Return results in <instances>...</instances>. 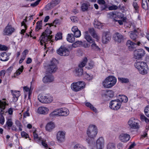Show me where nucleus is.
I'll return each instance as SVG.
<instances>
[{
	"label": "nucleus",
	"instance_id": "nucleus-1",
	"mask_svg": "<svg viewBox=\"0 0 149 149\" xmlns=\"http://www.w3.org/2000/svg\"><path fill=\"white\" fill-rule=\"evenodd\" d=\"M116 78L113 76H109L107 77L102 82V85L106 88H111L116 84Z\"/></svg>",
	"mask_w": 149,
	"mask_h": 149
},
{
	"label": "nucleus",
	"instance_id": "nucleus-2",
	"mask_svg": "<svg viewBox=\"0 0 149 149\" xmlns=\"http://www.w3.org/2000/svg\"><path fill=\"white\" fill-rule=\"evenodd\" d=\"M134 66L137 69L140 73L142 74H145L147 73V65L146 63L143 61L135 63Z\"/></svg>",
	"mask_w": 149,
	"mask_h": 149
},
{
	"label": "nucleus",
	"instance_id": "nucleus-3",
	"mask_svg": "<svg viewBox=\"0 0 149 149\" xmlns=\"http://www.w3.org/2000/svg\"><path fill=\"white\" fill-rule=\"evenodd\" d=\"M57 61L55 58H53L51 61L50 63L47 66L46 72L49 73L55 72L58 69L56 65Z\"/></svg>",
	"mask_w": 149,
	"mask_h": 149
},
{
	"label": "nucleus",
	"instance_id": "nucleus-4",
	"mask_svg": "<svg viewBox=\"0 0 149 149\" xmlns=\"http://www.w3.org/2000/svg\"><path fill=\"white\" fill-rule=\"evenodd\" d=\"M87 134L88 137L91 138H94L97 133V129L95 125H91L87 130Z\"/></svg>",
	"mask_w": 149,
	"mask_h": 149
},
{
	"label": "nucleus",
	"instance_id": "nucleus-5",
	"mask_svg": "<svg viewBox=\"0 0 149 149\" xmlns=\"http://www.w3.org/2000/svg\"><path fill=\"white\" fill-rule=\"evenodd\" d=\"M84 38L88 42L92 43L91 47L92 49L96 51H100V49L98 46L95 43L94 40L89 35L88 31H87L85 32Z\"/></svg>",
	"mask_w": 149,
	"mask_h": 149
},
{
	"label": "nucleus",
	"instance_id": "nucleus-6",
	"mask_svg": "<svg viewBox=\"0 0 149 149\" xmlns=\"http://www.w3.org/2000/svg\"><path fill=\"white\" fill-rule=\"evenodd\" d=\"M85 86V84L84 82L80 81L72 83L71 87L73 91L75 92H77L84 88Z\"/></svg>",
	"mask_w": 149,
	"mask_h": 149
},
{
	"label": "nucleus",
	"instance_id": "nucleus-7",
	"mask_svg": "<svg viewBox=\"0 0 149 149\" xmlns=\"http://www.w3.org/2000/svg\"><path fill=\"white\" fill-rule=\"evenodd\" d=\"M39 101L43 103H49L52 101V97L48 94H40L38 96Z\"/></svg>",
	"mask_w": 149,
	"mask_h": 149
},
{
	"label": "nucleus",
	"instance_id": "nucleus-8",
	"mask_svg": "<svg viewBox=\"0 0 149 149\" xmlns=\"http://www.w3.org/2000/svg\"><path fill=\"white\" fill-rule=\"evenodd\" d=\"M121 104L120 100L118 99L112 100L110 102L109 107L113 110L117 111L120 108Z\"/></svg>",
	"mask_w": 149,
	"mask_h": 149
},
{
	"label": "nucleus",
	"instance_id": "nucleus-9",
	"mask_svg": "<svg viewBox=\"0 0 149 149\" xmlns=\"http://www.w3.org/2000/svg\"><path fill=\"white\" fill-rule=\"evenodd\" d=\"M33 135L34 139L37 142L39 143L41 142L42 146L45 148L47 149L48 148L46 140L42 139L40 137H38L36 131L33 132Z\"/></svg>",
	"mask_w": 149,
	"mask_h": 149
},
{
	"label": "nucleus",
	"instance_id": "nucleus-10",
	"mask_svg": "<svg viewBox=\"0 0 149 149\" xmlns=\"http://www.w3.org/2000/svg\"><path fill=\"white\" fill-rule=\"evenodd\" d=\"M87 58H85L83 61L79 64L78 68L76 70V73L78 75L80 76L83 74V70L82 68L85 66L87 62Z\"/></svg>",
	"mask_w": 149,
	"mask_h": 149
},
{
	"label": "nucleus",
	"instance_id": "nucleus-11",
	"mask_svg": "<svg viewBox=\"0 0 149 149\" xmlns=\"http://www.w3.org/2000/svg\"><path fill=\"white\" fill-rule=\"evenodd\" d=\"M134 57L136 59L141 58L145 54L144 51L141 49H136L134 52Z\"/></svg>",
	"mask_w": 149,
	"mask_h": 149
},
{
	"label": "nucleus",
	"instance_id": "nucleus-12",
	"mask_svg": "<svg viewBox=\"0 0 149 149\" xmlns=\"http://www.w3.org/2000/svg\"><path fill=\"white\" fill-rule=\"evenodd\" d=\"M57 53L61 56H67L69 54L70 51L67 48L64 47H61L58 49Z\"/></svg>",
	"mask_w": 149,
	"mask_h": 149
},
{
	"label": "nucleus",
	"instance_id": "nucleus-13",
	"mask_svg": "<svg viewBox=\"0 0 149 149\" xmlns=\"http://www.w3.org/2000/svg\"><path fill=\"white\" fill-rule=\"evenodd\" d=\"M128 124L131 128L138 129L139 128L138 120L135 119L133 118L130 119L128 122Z\"/></svg>",
	"mask_w": 149,
	"mask_h": 149
},
{
	"label": "nucleus",
	"instance_id": "nucleus-14",
	"mask_svg": "<svg viewBox=\"0 0 149 149\" xmlns=\"http://www.w3.org/2000/svg\"><path fill=\"white\" fill-rule=\"evenodd\" d=\"M111 39V36L109 32L106 31L104 32L102 34V41L104 44H106Z\"/></svg>",
	"mask_w": 149,
	"mask_h": 149
},
{
	"label": "nucleus",
	"instance_id": "nucleus-15",
	"mask_svg": "<svg viewBox=\"0 0 149 149\" xmlns=\"http://www.w3.org/2000/svg\"><path fill=\"white\" fill-rule=\"evenodd\" d=\"M15 29L10 25L8 24L3 31V34L4 35L9 36L11 35L14 32Z\"/></svg>",
	"mask_w": 149,
	"mask_h": 149
},
{
	"label": "nucleus",
	"instance_id": "nucleus-16",
	"mask_svg": "<svg viewBox=\"0 0 149 149\" xmlns=\"http://www.w3.org/2000/svg\"><path fill=\"white\" fill-rule=\"evenodd\" d=\"M52 36H49L42 34L40 38L41 45H43L42 42L45 43V48L46 44H47L46 42H47L48 41H49L52 38Z\"/></svg>",
	"mask_w": 149,
	"mask_h": 149
},
{
	"label": "nucleus",
	"instance_id": "nucleus-17",
	"mask_svg": "<svg viewBox=\"0 0 149 149\" xmlns=\"http://www.w3.org/2000/svg\"><path fill=\"white\" fill-rule=\"evenodd\" d=\"M65 132L59 131L56 134V138L57 141L59 142H62L65 140Z\"/></svg>",
	"mask_w": 149,
	"mask_h": 149
},
{
	"label": "nucleus",
	"instance_id": "nucleus-18",
	"mask_svg": "<svg viewBox=\"0 0 149 149\" xmlns=\"http://www.w3.org/2000/svg\"><path fill=\"white\" fill-rule=\"evenodd\" d=\"M120 140L123 142H126L128 141L130 138V136L126 133H122L120 134L119 137Z\"/></svg>",
	"mask_w": 149,
	"mask_h": 149
},
{
	"label": "nucleus",
	"instance_id": "nucleus-19",
	"mask_svg": "<svg viewBox=\"0 0 149 149\" xmlns=\"http://www.w3.org/2000/svg\"><path fill=\"white\" fill-rule=\"evenodd\" d=\"M104 138L100 137L96 141V146L97 149H102L104 146Z\"/></svg>",
	"mask_w": 149,
	"mask_h": 149
},
{
	"label": "nucleus",
	"instance_id": "nucleus-20",
	"mask_svg": "<svg viewBox=\"0 0 149 149\" xmlns=\"http://www.w3.org/2000/svg\"><path fill=\"white\" fill-rule=\"evenodd\" d=\"M114 92L111 90H107L104 91L102 94V96L103 98H107L108 97H112L114 95Z\"/></svg>",
	"mask_w": 149,
	"mask_h": 149
},
{
	"label": "nucleus",
	"instance_id": "nucleus-21",
	"mask_svg": "<svg viewBox=\"0 0 149 149\" xmlns=\"http://www.w3.org/2000/svg\"><path fill=\"white\" fill-rule=\"evenodd\" d=\"M123 36L119 33H116L113 36V38L115 41L118 43L121 42L123 40Z\"/></svg>",
	"mask_w": 149,
	"mask_h": 149
},
{
	"label": "nucleus",
	"instance_id": "nucleus-22",
	"mask_svg": "<svg viewBox=\"0 0 149 149\" xmlns=\"http://www.w3.org/2000/svg\"><path fill=\"white\" fill-rule=\"evenodd\" d=\"M126 45L129 51H132L136 48V43L132 42L130 40H128L127 41Z\"/></svg>",
	"mask_w": 149,
	"mask_h": 149
},
{
	"label": "nucleus",
	"instance_id": "nucleus-23",
	"mask_svg": "<svg viewBox=\"0 0 149 149\" xmlns=\"http://www.w3.org/2000/svg\"><path fill=\"white\" fill-rule=\"evenodd\" d=\"M8 105L6 101L0 100V116L3 115L4 112V110L5 109L6 107Z\"/></svg>",
	"mask_w": 149,
	"mask_h": 149
},
{
	"label": "nucleus",
	"instance_id": "nucleus-24",
	"mask_svg": "<svg viewBox=\"0 0 149 149\" xmlns=\"http://www.w3.org/2000/svg\"><path fill=\"white\" fill-rule=\"evenodd\" d=\"M49 109L45 107H40L38 109V112L40 114H46L48 113Z\"/></svg>",
	"mask_w": 149,
	"mask_h": 149
},
{
	"label": "nucleus",
	"instance_id": "nucleus-25",
	"mask_svg": "<svg viewBox=\"0 0 149 149\" xmlns=\"http://www.w3.org/2000/svg\"><path fill=\"white\" fill-rule=\"evenodd\" d=\"M11 92L13 96V101L14 102H16L18 100V97L20 95V91L11 90Z\"/></svg>",
	"mask_w": 149,
	"mask_h": 149
},
{
	"label": "nucleus",
	"instance_id": "nucleus-26",
	"mask_svg": "<svg viewBox=\"0 0 149 149\" xmlns=\"http://www.w3.org/2000/svg\"><path fill=\"white\" fill-rule=\"evenodd\" d=\"M54 80V77L52 75L46 76L44 77L42 79L44 83L52 82Z\"/></svg>",
	"mask_w": 149,
	"mask_h": 149
},
{
	"label": "nucleus",
	"instance_id": "nucleus-27",
	"mask_svg": "<svg viewBox=\"0 0 149 149\" xmlns=\"http://www.w3.org/2000/svg\"><path fill=\"white\" fill-rule=\"evenodd\" d=\"M130 37L133 40L136 41V39L138 38V33L137 31L134 30L133 31H131L130 32Z\"/></svg>",
	"mask_w": 149,
	"mask_h": 149
},
{
	"label": "nucleus",
	"instance_id": "nucleus-28",
	"mask_svg": "<svg viewBox=\"0 0 149 149\" xmlns=\"http://www.w3.org/2000/svg\"><path fill=\"white\" fill-rule=\"evenodd\" d=\"M60 2V0H53L50 3H49L47 5V6L49 9H51L58 4Z\"/></svg>",
	"mask_w": 149,
	"mask_h": 149
},
{
	"label": "nucleus",
	"instance_id": "nucleus-29",
	"mask_svg": "<svg viewBox=\"0 0 149 149\" xmlns=\"http://www.w3.org/2000/svg\"><path fill=\"white\" fill-rule=\"evenodd\" d=\"M60 116H67L69 113V110L66 108H63L60 109Z\"/></svg>",
	"mask_w": 149,
	"mask_h": 149
},
{
	"label": "nucleus",
	"instance_id": "nucleus-30",
	"mask_svg": "<svg viewBox=\"0 0 149 149\" xmlns=\"http://www.w3.org/2000/svg\"><path fill=\"white\" fill-rule=\"evenodd\" d=\"M88 31L93 38L96 39L97 40H99L100 38L97 34L93 28L89 29Z\"/></svg>",
	"mask_w": 149,
	"mask_h": 149
},
{
	"label": "nucleus",
	"instance_id": "nucleus-31",
	"mask_svg": "<svg viewBox=\"0 0 149 149\" xmlns=\"http://www.w3.org/2000/svg\"><path fill=\"white\" fill-rule=\"evenodd\" d=\"M55 127V125L54 123L52 122L48 123L46 126V129L47 131L49 132L51 131Z\"/></svg>",
	"mask_w": 149,
	"mask_h": 149
},
{
	"label": "nucleus",
	"instance_id": "nucleus-32",
	"mask_svg": "<svg viewBox=\"0 0 149 149\" xmlns=\"http://www.w3.org/2000/svg\"><path fill=\"white\" fill-rule=\"evenodd\" d=\"M9 57L6 52L2 53L0 55V60L2 61H6L9 59Z\"/></svg>",
	"mask_w": 149,
	"mask_h": 149
},
{
	"label": "nucleus",
	"instance_id": "nucleus-33",
	"mask_svg": "<svg viewBox=\"0 0 149 149\" xmlns=\"http://www.w3.org/2000/svg\"><path fill=\"white\" fill-rule=\"evenodd\" d=\"M67 39L68 41L70 42H73L75 41V38L72 34H68Z\"/></svg>",
	"mask_w": 149,
	"mask_h": 149
},
{
	"label": "nucleus",
	"instance_id": "nucleus-34",
	"mask_svg": "<svg viewBox=\"0 0 149 149\" xmlns=\"http://www.w3.org/2000/svg\"><path fill=\"white\" fill-rule=\"evenodd\" d=\"M90 6L88 3H84L82 4L81 6V10L84 12L88 10V8Z\"/></svg>",
	"mask_w": 149,
	"mask_h": 149
},
{
	"label": "nucleus",
	"instance_id": "nucleus-35",
	"mask_svg": "<svg viewBox=\"0 0 149 149\" xmlns=\"http://www.w3.org/2000/svg\"><path fill=\"white\" fill-rule=\"evenodd\" d=\"M60 109H56L54 110L49 114L50 117H52L54 116H60Z\"/></svg>",
	"mask_w": 149,
	"mask_h": 149
},
{
	"label": "nucleus",
	"instance_id": "nucleus-36",
	"mask_svg": "<svg viewBox=\"0 0 149 149\" xmlns=\"http://www.w3.org/2000/svg\"><path fill=\"white\" fill-rule=\"evenodd\" d=\"M118 81L122 83H127L129 82L128 79L123 77H118Z\"/></svg>",
	"mask_w": 149,
	"mask_h": 149
},
{
	"label": "nucleus",
	"instance_id": "nucleus-37",
	"mask_svg": "<svg viewBox=\"0 0 149 149\" xmlns=\"http://www.w3.org/2000/svg\"><path fill=\"white\" fill-rule=\"evenodd\" d=\"M42 21H38L36 23V30L38 31L42 27Z\"/></svg>",
	"mask_w": 149,
	"mask_h": 149
},
{
	"label": "nucleus",
	"instance_id": "nucleus-38",
	"mask_svg": "<svg viewBox=\"0 0 149 149\" xmlns=\"http://www.w3.org/2000/svg\"><path fill=\"white\" fill-rule=\"evenodd\" d=\"M13 123L11 119H8L7 120L6 122V125H7L8 128V130H10V127H11L13 125Z\"/></svg>",
	"mask_w": 149,
	"mask_h": 149
},
{
	"label": "nucleus",
	"instance_id": "nucleus-39",
	"mask_svg": "<svg viewBox=\"0 0 149 149\" xmlns=\"http://www.w3.org/2000/svg\"><path fill=\"white\" fill-rule=\"evenodd\" d=\"M85 104L87 107H89L93 111L95 112H97V110L96 108L94 107L90 103L86 102Z\"/></svg>",
	"mask_w": 149,
	"mask_h": 149
},
{
	"label": "nucleus",
	"instance_id": "nucleus-40",
	"mask_svg": "<svg viewBox=\"0 0 149 149\" xmlns=\"http://www.w3.org/2000/svg\"><path fill=\"white\" fill-rule=\"evenodd\" d=\"M141 120L142 121H145L146 123L148 122L149 119L147 118L143 114H140V115Z\"/></svg>",
	"mask_w": 149,
	"mask_h": 149
},
{
	"label": "nucleus",
	"instance_id": "nucleus-41",
	"mask_svg": "<svg viewBox=\"0 0 149 149\" xmlns=\"http://www.w3.org/2000/svg\"><path fill=\"white\" fill-rule=\"evenodd\" d=\"M133 6L135 9V13H138L139 12V6H138V5L136 2H134L132 3Z\"/></svg>",
	"mask_w": 149,
	"mask_h": 149
},
{
	"label": "nucleus",
	"instance_id": "nucleus-42",
	"mask_svg": "<svg viewBox=\"0 0 149 149\" xmlns=\"http://www.w3.org/2000/svg\"><path fill=\"white\" fill-rule=\"evenodd\" d=\"M74 149H86L83 146L80 144H77L74 147Z\"/></svg>",
	"mask_w": 149,
	"mask_h": 149
},
{
	"label": "nucleus",
	"instance_id": "nucleus-43",
	"mask_svg": "<svg viewBox=\"0 0 149 149\" xmlns=\"http://www.w3.org/2000/svg\"><path fill=\"white\" fill-rule=\"evenodd\" d=\"M52 33V31L49 29H47L45 30V31L42 33V34L45 35L49 36H52V35H50Z\"/></svg>",
	"mask_w": 149,
	"mask_h": 149
},
{
	"label": "nucleus",
	"instance_id": "nucleus-44",
	"mask_svg": "<svg viewBox=\"0 0 149 149\" xmlns=\"http://www.w3.org/2000/svg\"><path fill=\"white\" fill-rule=\"evenodd\" d=\"M107 149H115L114 144L113 143H109L107 145Z\"/></svg>",
	"mask_w": 149,
	"mask_h": 149
},
{
	"label": "nucleus",
	"instance_id": "nucleus-45",
	"mask_svg": "<svg viewBox=\"0 0 149 149\" xmlns=\"http://www.w3.org/2000/svg\"><path fill=\"white\" fill-rule=\"evenodd\" d=\"M117 13L116 12L114 11L109 13L108 15H109V17L111 18H116L117 16Z\"/></svg>",
	"mask_w": 149,
	"mask_h": 149
},
{
	"label": "nucleus",
	"instance_id": "nucleus-46",
	"mask_svg": "<svg viewBox=\"0 0 149 149\" xmlns=\"http://www.w3.org/2000/svg\"><path fill=\"white\" fill-rule=\"evenodd\" d=\"M94 26L95 28L99 29H101L102 27V24L97 22H95L94 23Z\"/></svg>",
	"mask_w": 149,
	"mask_h": 149
},
{
	"label": "nucleus",
	"instance_id": "nucleus-47",
	"mask_svg": "<svg viewBox=\"0 0 149 149\" xmlns=\"http://www.w3.org/2000/svg\"><path fill=\"white\" fill-rule=\"evenodd\" d=\"M24 67L23 65H22L21 68H19L16 71L15 73L17 75H19L23 71Z\"/></svg>",
	"mask_w": 149,
	"mask_h": 149
},
{
	"label": "nucleus",
	"instance_id": "nucleus-48",
	"mask_svg": "<svg viewBox=\"0 0 149 149\" xmlns=\"http://www.w3.org/2000/svg\"><path fill=\"white\" fill-rule=\"evenodd\" d=\"M120 101L124 102H127L128 101V98L127 96L125 95H122L121 96Z\"/></svg>",
	"mask_w": 149,
	"mask_h": 149
},
{
	"label": "nucleus",
	"instance_id": "nucleus-49",
	"mask_svg": "<svg viewBox=\"0 0 149 149\" xmlns=\"http://www.w3.org/2000/svg\"><path fill=\"white\" fill-rule=\"evenodd\" d=\"M62 34L61 33H58L56 35L55 39L57 40L61 39L62 38Z\"/></svg>",
	"mask_w": 149,
	"mask_h": 149
},
{
	"label": "nucleus",
	"instance_id": "nucleus-50",
	"mask_svg": "<svg viewBox=\"0 0 149 149\" xmlns=\"http://www.w3.org/2000/svg\"><path fill=\"white\" fill-rule=\"evenodd\" d=\"M94 65V62L92 61H90L88 63V65L86 66V68L88 69L92 68Z\"/></svg>",
	"mask_w": 149,
	"mask_h": 149
},
{
	"label": "nucleus",
	"instance_id": "nucleus-51",
	"mask_svg": "<svg viewBox=\"0 0 149 149\" xmlns=\"http://www.w3.org/2000/svg\"><path fill=\"white\" fill-rule=\"evenodd\" d=\"M143 0H142V6L143 8L146 9L148 8V3L147 2V0H145V1L146 3V5L144 3H143Z\"/></svg>",
	"mask_w": 149,
	"mask_h": 149
},
{
	"label": "nucleus",
	"instance_id": "nucleus-52",
	"mask_svg": "<svg viewBox=\"0 0 149 149\" xmlns=\"http://www.w3.org/2000/svg\"><path fill=\"white\" fill-rule=\"evenodd\" d=\"M21 25L22 26H24V28L25 29H22L21 31V34H24L25 32V29H27V26L25 24L24 22V21H23L21 23Z\"/></svg>",
	"mask_w": 149,
	"mask_h": 149
},
{
	"label": "nucleus",
	"instance_id": "nucleus-53",
	"mask_svg": "<svg viewBox=\"0 0 149 149\" xmlns=\"http://www.w3.org/2000/svg\"><path fill=\"white\" fill-rule=\"evenodd\" d=\"M144 113L145 115L149 117V106H147L144 110Z\"/></svg>",
	"mask_w": 149,
	"mask_h": 149
},
{
	"label": "nucleus",
	"instance_id": "nucleus-54",
	"mask_svg": "<svg viewBox=\"0 0 149 149\" xmlns=\"http://www.w3.org/2000/svg\"><path fill=\"white\" fill-rule=\"evenodd\" d=\"M74 36L76 38L79 37L81 35V32L79 30L76 31V32L74 33Z\"/></svg>",
	"mask_w": 149,
	"mask_h": 149
},
{
	"label": "nucleus",
	"instance_id": "nucleus-55",
	"mask_svg": "<svg viewBox=\"0 0 149 149\" xmlns=\"http://www.w3.org/2000/svg\"><path fill=\"white\" fill-rule=\"evenodd\" d=\"M118 7L115 5H112L109 7V9L110 10H116L118 9Z\"/></svg>",
	"mask_w": 149,
	"mask_h": 149
},
{
	"label": "nucleus",
	"instance_id": "nucleus-56",
	"mask_svg": "<svg viewBox=\"0 0 149 149\" xmlns=\"http://www.w3.org/2000/svg\"><path fill=\"white\" fill-rule=\"evenodd\" d=\"M70 19L71 21L74 22H76L78 20V19L76 17L74 16H71L70 17Z\"/></svg>",
	"mask_w": 149,
	"mask_h": 149
},
{
	"label": "nucleus",
	"instance_id": "nucleus-57",
	"mask_svg": "<svg viewBox=\"0 0 149 149\" xmlns=\"http://www.w3.org/2000/svg\"><path fill=\"white\" fill-rule=\"evenodd\" d=\"M84 77L86 79L88 80H91L93 78L92 76L90 75L87 73L85 74Z\"/></svg>",
	"mask_w": 149,
	"mask_h": 149
},
{
	"label": "nucleus",
	"instance_id": "nucleus-58",
	"mask_svg": "<svg viewBox=\"0 0 149 149\" xmlns=\"http://www.w3.org/2000/svg\"><path fill=\"white\" fill-rule=\"evenodd\" d=\"M21 135L22 137L25 138L26 139L27 138L29 137V135H28L27 133L24 132H21Z\"/></svg>",
	"mask_w": 149,
	"mask_h": 149
},
{
	"label": "nucleus",
	"instance_id": "nucleus-59",
	"mask_svg": "<svg viewBox=\"0 0 149 149\" xmlns=\"http://www.w3.org/2000/svg\"><path fill=\"white\" fill-rule=\"evenodd\" d=\"M41 0H37L34 3H31V6L33 7H35L37 6Z\"/></svg>",
	"mask_w": 149,
	"mask_h": 149
},
{
	"label": "nucleus",
	"instance_id": "nucleus-60",
	"mask_svg": "<svg viewBox=\"0 0 149 149\" xmlns=\"http://www.w3.org/2000/svg\"><path fill=\"white\" fill-rule=\"evenodd\" d=\"M5 122V119L3 115L0 116V123L3 125Z\"/></svg>",
	"mask_w": 149,
	"mask_h": 149
},
{
	"label": "nucleus",
	"instance_id": "nucleus-61",
	"mask_svg": "<svg viewBox=\"0 0 149 149\" xmlns=\"http://www.w3.org/2000/svg\"><path fill=\"white\" fill-rule=\"evenodd\" d=\"M7 49V47L6 46L0 44V50L1 51H5Z\"/></svg>",
	"mask_w": 149,
	"mask_h": 149
},
{
	"label": "nucleus",
	"instance_id": "nucleus-62",
	"mask_svg": "<svg viewBox=\"0 0 149 149\" xmlns=\"http://www.w3.org/2000/svg\"><path fill=\"white\" fill-rule=\"evenodd\" d=\"M28 50L27 49L24 50L22 53V56L26 57V55L28 54Z\"/></svg>",
	"mask_w": 149,
	"mask_h": 149
},
{
	"label": "nucleus",
	"instance_id": "nucleus-63",
	"mask_svg": "<svg viewBox=\"0 0 149 149\" xmlns=\"http://www.w3.org/2000/svg\"><path fill=\"white\" fill-rule=\"evenodd\" d=\"M5 71L4 70H2L0 72V76L1 77H3L5 76Z\"/></svg>",
	"mask_w": 149,
	"mask_h": 149
},
{
	"label": "nucleus",
	"instance_id": "nucleus-64",
	"mask_svg": "<svg viewBox=\"0 0 149 149\" xmlns=\"http://www.w3.org/2000/svg\"><path fill=\"white\" fill-rule=\"evenodd\" d=\"M78 30V28L77 26H74L72 28V31L74 33Z\"/></svg>",
	"mask_w": 149,
	"mask_h": 149
}]
</instances>
